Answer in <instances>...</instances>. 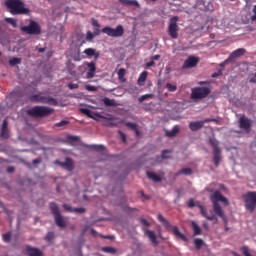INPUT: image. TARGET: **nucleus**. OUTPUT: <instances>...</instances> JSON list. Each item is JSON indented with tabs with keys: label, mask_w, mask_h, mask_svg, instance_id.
<instances>
[{
	"label": "nucleus",
	"mask_w": 256,
	"mask_h": 256,
	"mask_svg": "<svg viewBox=\"0 0 256 256\" xmlns=\"http://www.w3.org/2000/svg\"><path fill=\"white\" fill-rule=\"evenodd\" d=\"M178 20H179L178 16H173L169 20L168 35L172 39H177L178 38V31H179V27H178V24H177Z\"/></svg>",
	"instance_id": "nucleus-11"
},
{
	"label": "nucleus",
	"mask_w": 256,
	"mask_h": 256,
	"mask_svg": "<svg viewBox=\"0 0 256 256\" xmlns=\"http://www.w3.org/2000/svg\"><path fill=\"white\" fill-rule=\"evenodd\" d=\"M121 139H122V141H124V142H126V141H127V137H125V135H124V134H121Z\"/></svg>",
	"instance_id": "nucleus-64"
},
{
	"label": "nucleus",
	"mask_w": 256,
	"mask_h": 256,
	"mask_svg": "<svg viewBox=\"0 0 256 256\" xmlns=\"http://www.w3.org/2000/svg\"><path fill=\"white\" fill-rule=\"evenodd\" d=\"M80 113L84 114L86 117H89L90 119H95V117H100L101 119H105L106 122H104L105 126H115L113 122H110V119H107L100 114H94L91 110L88 108H80Z\"/></svg>",
	"instance_id": "nucleus-12"
},
{
	"label": "nucleus",
	"mask_w": 256,
	"mask_h": 256,
	"mask_svg": "<svg viewBox=\"0 0 256 256\" xmlns=\"http://www.w3.org/2000/svg\"><path fill=\"white\" fill-rule=\"evenodd\" d=\"M252 11H253V14H254V15H253V16H251V20H252V21H256V5H254V7H253V10H252Z\"/></svg>",
	"instance_id": "nucleus-54"
},
{
	"label": "nucleus",
	"mask_w": 256,
	"mask_h": 256,
	"mask_svg": "<svg viewBox=\"0 0 256 256\" xmlns=\"http://www.w3.org/2000/svg\"><path fill=\"white\" fill-rule=\"evenodd\" d=\"M32 163H33V165H37V164L41 163V159L37 158V159L33 160Z\"/></svg>",
	"instance_id": "nucleus-60"
},
{
	"label": "nucleus",
	"mask_w": 256,
	"mask_h": 256,
	"mask_svg": "<svg viewBox=\"0 0 256 256\" xmlns=\"http://www.w3.org/2000/svg\"><path fill=\"white\" fill-rule=\"evenodd\" d=\"M159 58H161V55H154L151 57V61H157Z\"/></svg>",
	"instance_id": "nucleus-58"
},
{
	"label": "nucleus",
	"mask_w": 256,
	"mask_h": 256,
	"mask_svg": "<svg viewBox=\"0 0 256 256\" xmlns=\"http://www.w3.org/2000/svg\"><path fill=\"white\" fill-rule=\"evenodd\" d=\"M64 168H66L67 171L74 170V162L71 158H69V157L66 158Z\"/></svg>",
	"instance_id": "nucleus-30"
},
{
	"label": "nucleus",
	"mask_w": 256,
	"mask_h": 256,
	"mask_svg": "<svg viewBox=\"0 0 256 256\" xmlns=\"http://www.w3.org/2000/svg\"><path fill=\"white\" fill-rule=\"evenodd\" d=\"M28 100H30L33 103H42V104H47V105H52V106L58 105V101H56L55 98L45 97V96H43L42 93L30 95V96H28Z\"/></svg>",
	"instance_id": "nucleus-5"
},
{
	"label": "nucleus",
	"mask_w": 256,
	"mask_h": 256,
	"mask_svg": "<svg viewBox=\"0 0 256 256\" xmlns=\"http://www.w3.org/2000/svg\"><path fill=\"white\" fill-rule=\"evenodd\" d=\"M87 67V78L91 79L95 76V72H97V66L96 64L92 61L90 63H85Z\"/></svg>",
	"instance_id": "nucleus-15"
},
{
	"label": "nucleus",
	"mask_w": 256,
	"mask_h": 256,
	"mask_svg": "<svg viewBox=\"0 0 256 256\" xmlns=\"http://www.w3.org/2000/svg\"><path fill=\"white\" fill-rule=\"evenodd\" d=\"M4 22L11 24L13 28L17 27V20H15L14 18H4Z\"/></svg>",
	"instance_id": "nucleus-35"
},
{
	"label": "nucleus",
	"mask_w": 256,
	"mask_h": 256,
	"mask_svg": "<svg viewBox=\"0 0 256 256\" xmlns=\"http://www.w3.org/2000/svg\"><path fill=\"white\" fill-rule=\"evenodd\" d=\"M79 88V85L78 84H75V83H69L68 84V89H78Z\"/></svg>",
	"instance_id": "nucleus-53"
},
{
	"label": "nucleus",
	"mask_w": 256,
	"mask_h": 256,
	"mask_svg": "<svg viewBox=\"0 0 256 256\" xmlns=\"http://www.w3.org/2000/svg\"><path fill=\"white\" fill-rule=\"evenodd\" d=\"M187 205H188L189 208L196 207L195 200H193L192 198H190V199L188 200Z\"/></svg>",
	"instance_id": "nucleus-50"
},
{
	"label": "nucleus",
	"mask_w": 256,
	"mask_h": 256,
	"mask_svg": "<svg viewBox=\"0 0 256 256\" xmlns=\"http://www.w3.org/2000/svg\"><path fill=\"white\" fill-rule=\"evenodd\" d=\"M197 207H198L199 210H200V214H201L205 219H207L208 221H214V220L217 219L215 214H212V215L208 216L205 207L202 206L201 204H198Z\"/></svg>",
	"instance_id": "nucleus-17"
},
{
	"label": "nucleus",
	"mask_w": 256,
	"mask_h": 256,
	"mask_svg": "<svg viewBox=\"0 0 256 256\" xmlns=\"http://www.w3.org/2000/svg\"><path fill=\"white\" fill-rule=\"evenodd\" d=\"M8 122L7 119L3 120L2 129H1V138L7 139L9 138V129H7Z\"/></svg>",
	"instance_id": "nucleus-22"
},
{
	"label": "nucleus",
	"mask_w": 256,
	"mask_h": 256,
	"mask_svg": "<svg viewBox=\"0 0 256 256\" xmlns=\"http://www.w3.org/2000/svg\"><path fill=\"white\" fill-rule=\"evenodd\" d=\"M148 72L143 71L141 72L139 78H138V85L143 86L144 82L147 80Z\"/></svg>",
	"instance_id": "nucleus-31"
},
{
	"label": "nucleus",
	"mask_w": 256,
	"mask_h": 256,
	"mask_svg": "<svg viewBox=\"0 0 256 256\" xmlns=\"http://www.w3.org/2000/svg\"><path fill=\"white\" fill-rule=\"evenodd\" d=\"M126 126L127 127H129V129H131V130H137L138 128H137V124L136 123H133V122H128V123H126Z\"/></svg>",
	"instance_id": "nucleus-45"
},
{
	"label": "nucleus",
	"mask_w": 256,
	"mask_h": 256,
	"mask_svg": "<svg viewBox=\"0 0 256 256\" xmlns=\"http://www.w3.org/2000/svg\"><path fill=\"white\" fill-rule=\"evenodd\" d=\"M192 227L194 230V236L201 234V227H199L195 221L192 222Z\"/></svg>",
	"instance_id": "nucleus-33"
},
{
	"label": "nucleus",
	"mask_w": 256,
	"mask_h": 256,
	"mask_svg": "<svg viewBox=\"0 0 256 256\" xmlns=\"http://www.w3.org/2000/svg\"><path fill=\"white\" fill-rule=\"evenodd\" d=\"M246 53V50L244 48H238L236 51L230 53L228 57V61H233L236 58H240L244 56Z\"/></svg>",
	"instance_id": "nucleus-16"
},
{
	"label": "nucleus",
	"mask_w": 256,
	"mask_h": 256,
	"mask_svg": "<svg viewBox=\"0 0 256 256\" xmlns=\"http://www.w3.org/2000/svg\"><path fill=\"white\" fill-rule=\"evenodd\" d=\"M119 3L124 6H134L139 7V3L137 0H119Z\"/></svg>",
	"instance_id": "nucleus-27"
},
{
	"label": "nucleus",
	"mask_w": 256,
	"mask_h": 256,
	"mask_svg": "<svg viewBox=\"0 0 256 256\" xmlns=\"http://www.w3.org/2000/svg\"><path fill=\"white\" fill-rule=\"evenodd\" d=\"M87 148L99 152L100 154L105 153V146L104 145H87Z\"/></svg>",
	"instance_id": "nucleus-26"
},
{
	"label": "nucleus",
	"mask_w": 256,
	"mask_h": 256,
	"mask_svg": "<svg viewBox=\"0 0 256 256\" xmlns=\"http://www.w3.org/2000/svg\"><path fill=\"white\" fill-rule=\"evenodd\" d=\"M20 63H21V59L20 58H13V59L10 60V66H12V67H14V66H16V65H18Z\"/></svg>",
	"instance_id": "nucleus-41"
},
{
	"label": "nucleus",
	"mask_w": 256,
	"mask_h": 256,
	"mask_svg": "<svg viewBox=\"0 0 256 256\" xmlns=\"http://www.w3.org/2000/svg\"><path fill=\"white\" fill-rule=\"evenodd\" d=\"M209 144L213 148V163L218 167L221 162V149L218 147V141L216 138L210 137Z\"/></svg>",
	"instance_id": "nucleus-8"
},
{
	"label": "nucleus",
	"mask_w": 256,
	"mask_h": 256,
	"mask_svg": "<svg viewBox=\"0 0 256 256\" xmlns=\"http://www.w3.org/2000/svg\"><path fill=\"white\" fill-rule=\"evenodd\" d=\"M53 112L54 110L49 107L35 106L32 109L27 110V115L31 117H47Z\"/></svg>",
	"instance_id": "nucleus-6"
},
{
	"label": "nucleus",
	"mask_w": 256,
	"mask_h": 256,
	"mask_svg": "<svg viewBox=\"0 0 256 256\" xmlns=\"http://www.w3.org/2000/svg\"><path fill=\"white\" fill-rule=\"evenodd\" d=\"M64 209L68 212L77 213V214H84L86 209L85 208H72L68 204L63 205Z\"/></svg>",
	"instance_id": "nucleus-20"
},
{
	"label": "nucleus",
	"mask_w": 256,
	"mask_h": 256,
	"mask_svg": "<svg viewBox=\"0 0 256 256\" xmlns=\"http://www.w3.org/2000/svg\"><path fill=\"white\" fill-rule=\"evenodd\" d=\"M199 63V58L197 56L190 55L187 59H185L182 70L193 69Z\"/></svg>",
	"instance_id": "nucleus-13"
},
{
	"label": "nucleus",
	"mask_w": 256,
	"mask_h": 256,
	"mask_svg": "<svg viewBox=\"0 0 256 256\" xmlns=\"http://www.w3.org/2000/svg\"><path fill=\"white\" fill-rule=\"evenodd\" d=\"M209 199L210 202H212L214 214H216L220 219H223V221H226L225 212L223 211L220 203H223L225 206L230 205L227 198L223 196L220 191L216 190L212 195H210Z\"/></svg>",
	"instance_id": "nucleus-1"
},
{
	"label": "nucleus",
	"mask_w": 256,
	"mask_h": 256,
	"mask_svg": "<svg viewBox=\"0 0 256 256\" xmlns=\"http://www.w3.org/2000/svg\"><path fill=\"white\" fill-rule=\"evenodd\" d=\"M194 246L195 249L199 250L203 246V240L202 239H194Z\"/></svg>",
	"instance_id": "nucleus-38"
},
{
	"label": "nucleus",
	"mask_w": 256,
	"mask_h": 256,
	"mask_svg": "<svg viewBox=\"0 0 256 256\" xmlns=\"http://www.w3.org/2000/svg\"><path fill=\"white\" fill-rule=\"evenodd\" d=\"M173 234L176 238L182 239L183 242H188L186 235H183L178 227H173Z\"/></svg>",
	"instance_id": "nucleus-25"
},
{
	"label": "nucleus",
	"mask_w": 256,
	"mask_h": 256,
	"mask_svg": "<svg viewBox=\"0 0 256 256\" xmlns=\"http://www.w3.org/2000/svg\"><path fill=\"white\" fill-rule=\"evenodd\" d=\"M86 90L89 91V92H97L98 88H97V86L87 85Z\"/></svg>",
	"instance_id": "nucleus-47"
},
{
	"label": "nucleus",
	"mask_w": 256,
	"mask_h": 256,
	"mask_svg": "<svg viewBox=\"0 0 256 256\" xmlns=\"http://www.w3.org/2000/svg\"><path fill=\"white\" fill-rule=\"evenodd\" d=\"M54 239V232H48L47 235L45 236L46 242H51Z\"/></svg>",
	"instance_id": "nucleus-43"
},
{
	"label": "nucleus",
	"mask_w": 256,
	"mask_h": 256,
	"mask_svg": "<svg viewBox=\"0 0 256 256\" xmlns=\"http://www.w3.org/2000/svg\"><path fill=\"white\" fill-rule=\"evenodd\" d=\"M241 251H242V253H243L244 256H252V255L250 254L249 248H248L247 246H243V247L241 248Z\"/></svg>",
	"instance_id": "nucleus-44"
},
{
	"label": "nucleus",
	"mask_w": 256,
	"mask_h": 256,
	"mask_svg": "<svg viewBox=\"0 0 256 256\" xmlns=\"http://www.w3.org/2000/svg\"><path fill=\"white\" fill-rule=\"evenodd\" d=\"M232 62V60H228V58L226 60H224L222 63H220V67H225L228 63Z\"/></svg>",
	"instance_id": "nucleus-55"
},
{
	"label": "nucleus",
	"mask_w": 256,
	"mask_h": 256,
	"mask_svg": "<svg viewBox=\"0 0 256 256\" xmlns=\"http://www.w3.org/2000/svg\"><path fill=\"white\" fill-rule=\"evenodd\" d=\"M55 164H57L60 167H65V162H61L60 160L55 161Z\"/></svg>",
	"instance_id": "nucleus-57"
},
{
	"label": "nucleus",
	"mask_w": 256,
	"mask_h": 256,
	"mask_svg": "<svg viewBox=\"0 0 256 256\" xmlns=\"http://www.w3.org/2000/svg\"><path fill=\"white\" fill-rule=\"evenodd\" d=\"M179 133V127L178 126H174L173 130H166L165 131V136L169 137V138H173L174 136H176Z\"/></svg>",
	"instance_id": "nucleus-28"
},
{
	"label": "nucleus",
	"mask_w": 256,
	"mask_h": 256,
	"mask_svg": "<svg viewBox=\"0 0 256 256\" xmlns=\"http://www.w3.org/2000/svg\"><path fill=\"white\" fill-rule=\"evenodd\" d=\"M249 82L256 83V74H252V76L249 77Z\"/></svg>",
	"instance_id": "nucleus-56"
},
{
	"label": "nucleus",
	"mask_w": 256,
	"mask_h": 256,
	"mask_svg": "<svg viewBox=\"0 0 256 256\" xmlns=\"http://www.w3.org/2000/svg\"><path fill=\"white\" fill-rule=\"evenodd\" d=\"M84 54H86L87 57H94L95 60H98L99 53L94 48H86L84 51Z\"/></svg>",
	"instance_id": "nucleus-23"
},
{
	"label": "nucleus",
	"mask_w": 256,
	"mask_h": 256,
	"mask_svg": "<svg viewBox=\"0 0 256 256\" xmlns=\"http://www.w3.org/2000/svg\"><path fill=\"white\" fill-rule=\"evenodd\" d=\"M124 75H125V69L124 68H120L119 71H118L119 80H122Z\"/></svg>",
	"instance_id": "nucleus-48"
},
{
	"label": "nucleus",
	"mask_w": 256,
	"mask_h": 256,
	"mask_svg": "<svg viewBox=\"0 0 256 256\" xmlns=\"http://www.w3.org/2000/svg\"><path fill=\"white\" fill-rule=\"evenodd\" d=\"M165 89H167L169 92L174 93L177 91V86L173 85L171 83H166L165 84Z\"/></svg>",
	"instance_id": "nucleus-34"
},
{
	"label": "nucleus",
	"mask_w": 256,
	"mask_h": 256,
	"mask_svg": "<svg viewBox=\"0 0 256 256\" xmlns=\"http://www.w3.org/2000/svg\"><path fill=\"white\" fill-rule=\"evenodd\" d=\"M179 175H192V169L191 168H183L180 171L175 173V177Z\"/></svg>",
	"instance_id": "nucleus-32"
},
{
	"label": "nucleus",
	"mask_w": 256,
	"mask_h": 256,
	"mask_svg": "<svg viewBox=\"0 0 256 256\" xmlns=\"http://www.w3.org/2000/svg\"><path fill=\"white\" fill-rule=\"evenodd\" d=\"M210 94L211 89H209V87L197 86L192 88V92L190 93V99H192L193 101H201L203 99H206Z\"/></svg>",
	"instance_id": "nucleus-4"
},
{
	"label": "nucleus",
	"mask_w": 256,
	"mask_h": 256,
	"mask_svg": "<svg viewBox=\"0 0 256 256\" xmlns=\"http://www.w3.org/2000/svg\"><path fill=\"white\" fill-rule=\"evenodd\" d=\"M93 39H94L93 33L90 32V31H87V33H86V40L90 42Z\"/></svg>",
	"instance_id": "nucleus-49"
},
{
	"label": "nucleus",
	"mask_w": 256,
	"mask_h": 256,
	"mask_svg": "<svg viewBox=\"0 0 256 256\" xmlns=\"http://www.w3.org/2000/svg\"><path fill=\"white\" fill-rule=\"evenodd\" d=\"M104 104L107 107H113L114 106V101L109 99V98H104Z\"/></svg>",
	"instance_id": "nucleus-42"
},
{
	"label": "nucleus",
	"mask_w": 256,
	"mask_h": 256,
	"mask_svg": "<svg viewBox=\"0 0 256 256\" xmlns=\"http://www.w3.org/2000/svg\"><path fill=\"white\" fill-rule=\"evenodd\" d=\"M70 140H73V141H78V140H79V137H76V136H72V137H70Z\"/></svg>",
	"instance_id": "nucleus-63"
},
{
	"label": "nucleus",
	"mask_w": 256,
	"mask_h": 256,
	"mask_svg": "<svg viewBox=\"0 0 256 256\" xmlns=\"http://www.w3.org/2000/svg\"><path fill=\"white\" fill-rule=\"evenodd\" d=\"M50 209H51V213H52L53 217L55 218L56 225L60 228H65L66 221L63 218V216H61L58 205L55 203H51Z\"/></svg>",
	"instance_id": "nucleus-9"
},
{
	"label": "nucleus",
	"mask_w": 256,
	"mask_h": 256,
	"mask_svg": "<svg viewBox=\"0 0 256 256\" xmlns=\"http://www.w3.org/2000/svg\"><path fill=\"white\" fill-rule=\"evenodd\" d=\"M213 121H215V119H209V118H207V119H205V120H203V121H200V122L210 123V122H213Z\"/></svg>",
	"instance_id": "nucleus-61"
},
{
	"label": "nucleus",
	"mask_w": 256,
	"mask_h": 256,
	"mask_svg": "<svg viewBox=\"0 0 256 256\" xmlns=\"http://www.w3.org/2000/svg\"><path fill=\"white\" fill-rule=\"evenodd\" d=\"M101 32L109 37L119 38L124 35V28L122 25H118L116 28L105 27L102 28Z\"/></svg>",
	"instance_id": "nucleus-10"
},
{
	"label": "nucleus",
	"mask_w": 256,
	"mask_h": 256,
	"mask_svg": "<svg viewBox=\"0 0 256 256\" xmlns=\"http://www.w3.org/2000/svg\"><path fill=\"white\" fill-rule=\"evenodd\" d=\"M15 171V168L14 167H8L7 168V172L8 173H13Z\"/></svg>",
	"instance_id": "nucleus-62"
},
{
	"label": "nucleus",
	"mask_w": 256,
	"mask_h": 256,
	"mask_svg": "<svg viewBox=\"0 0 256 256\" xmlns=\"http://www.w3.org/2000/svg\"><path fill=\"white\" fill-rule=\"evenodd\" d=\"M144 234H145L146 236H148L150 242H151L153 245H158L157 235H155L154 231H151V230H144Z\"/></svg>",
	"instance_id": "nucleus-19"
},
{
	"label": "nucleus",
	"mask_w": 256,
	"mask_h": 256,
	"mask_svg": "<svg viewBox=\"0 0 256 256\" xmlns=\"http://www.w3.org/2000/svg\"><path fill=\"white\" fill-rule=\"evenodd\" d=\"M4 6L7 7L11 15H29L30 9L25 8V4L21 0H6Z\"/></svg>",
	"instance_id": "nucleus-2"
},
{
	"label": "nucleus",
	"mask_w": 256,
	"mask_h": 256,
	"mask_svg": "<svg viewBox=\"0 0 256 256\" xmlns=\"http://www.w3.org/2000/svg\"><path fill=\"white\" fill-rule=\"evenodd\" d=\"M92 26L96 27V31H97V35H99V27H100V24L98 23V20H92Z\"/></svg>",
	"instance_id": "nucleus-46"
},
{
	"label": "nucleus",
	"mask_w": 256,
	"mask_h": 256,
	"mask_svg": "<svg viewBox=\"0 0 256 256\" xmlns=\"http://www.w3.org/2000/svg\"><path fill=\"white\" fill-rule=\"evenodd\" d=\"M3 242L9 243L11 242V232L2 235Z\"/></svg>",
	"instance_id": "nucleus-40"
},
{
	"label": "nucleus",
	"mask_w": 256,
	"mask_h": 256,
	"mask_svg": "<svg viewBox=\"0 0 256 256\" xmlns=\"http://www.w3.org/2000/svg\"><path fill=\"white\" fill-rule=\"evenodd\" d=\"M158 220H159V222H162L165 229L169 230L172 228L171 223H169V221L166 220V218H164L161 214L158 215Z\"/></svg>",
	"instance_id": "nucleus-29"
},
{
	"label": "nucleus",
	"mask_w": 256,
	"mask_h": 256,
	"mask_svg": "<svg viewBox=\"0 0 256 256\" xmlns=\"http://www.w3.org/2000/svg\"><path fill=\"white\" fill-rule=\"evenodd\" d=\"M20 31L26 35L39 36L41 35V26L35 20H28V25L21 26Z\"/></svg>",
	"instance_id": "nucleus-3"
},
{
	"label": "nucleus",
	"mask_w": 256,
	"mask_h": 256,
	"mask_svg": "<svg viewBox=\"0 0 256 256\" xmlns=\"http://www.w3.org/2000/svg\"><path fill=\"white\" fill-rule=\"evenodd\" d=\"M146 176H148L149 179L153 180L154 183L162 182V177L155 174L154 172H146Z\"/></svg>",
	"instance_id": "nucleus-24"
},
{
	"label": "nucleus",
	"mask_w": 256,
	"mask_h": 256,
	"mask_svg": "<svg viewBox=\"0 0 256 256\" xmlns=\"http://www.w3.org/2000/svg\"><path fill=\"white\" fill-rule=\"evenodd\" d=\"M102 252L115 254L117 253V250H115L113 247L106 246V247H102Z\"/></svg>",
	"instance_id": "nucleus-36"
},
{
	"label": "nucleus",
	"mask_w": 256,
	"mask_h": 256,
	"mask_svg": "<svg viewBox=\"0 0 256 256\" xmlns=\"http://www.w3.org/2000/svg\"><path fill=\"white\" fill-rule=\"evenodd\" d=\"M169 153H171L170 150L164 149V150L162 151V158H163V159H168L169 156H167V154H169Z\"/></svg>",
	"instance_id": "nucleus-51"
},
{
	"label": "nucleus",
	"mask_w": 256,
	"mask_h": 256,
	"mask_svg": "<svg viewBox=\"0 0 256 256\" xmlns=\"http://www.w3.org/2000/svg\"><path fill=\"white\" fill-rule=\"evenodd\" d=\"M239 128L246 131V133H250L251 120L249 118H246L245 116L239 118Z\"/></svg>",
	"instance_id": "nucleus-14"
},
{
	"label": "nucleus",
	"mask_w": 256,
	"mask_h": 256,
	"mask_svg": "<svg viewBox=\"0 0 256 256\" xmlns=\"http://www.w3.org/2000/svg\"><path fill=\"white\" fill-rule=\"evenodd\" d=\"M153 97H154L153 94H144V95H142V96L138 99V101H139V103H143L144 101H146V100H148V99H152Z\"/></svg>",
	"instance_id": "nucleus-37"
},
{
	"label": "nucleus",
	"mask_w": 256,
	"mask_h": 256,
	"mask_svg": "<svg viewBox=\"0 0 256 256\" xmlns=\"http://www.w3.org/2000/svg\"><path fill=\"white\" fill-rule=\"evenodd\" d=\"M140 223L143 224V226H146V227L151 226V223L148 222V220H145L144 218H140Z\"/></svg>",
	"instance_id": "nucleus-52"
},
{
	"label": "nucleus",
	"mask_w": 256,
	"mask_h": 256,
	"mask_svg": "<svg viewBox=\"0 0 256 256\" xmlns=\"http://www.w3.org/2000/svg\"><path fill=\"white\" fill-rule=\"evenodd\" d=\"M247 211L253 213L256 209V192H247L242 196Z\"/></svg>",
	"instance_id": "nucleus-7"
},
{
	"label": "nucleus",
	"mask_w": 256,
	"mask_h": 256,
	"mask_svg": "<svg viewBox=\"0 0 256 256\" xmlns=\"http://www.w3.org/2000/svg\"><path fill=\"white\" fill-rule=\"evenodd\" d=\"M66 125H69V121L62 120L61 122L55 123L54 127L55 128H62V127H65Z\"/></svg>",
	"instance_id": "nucleus-39"
},
{
	"label": "nucleus",
	"mask_w": 256,
	"mask_h": 256,
	"mask_svg": "<svg viewBox=\"0 0 256 256\" xmlns=\"http://www.w3.org/2000/svg\"><path fill=\"white\" fill-rule=\"evenodd\" d=\"M27 256H43V252L37 248L26 246Z\"/></svg>",
	"instance_id": "nucleus-18"
},
{
	"label": "nucleus",
	"mask_w": 256,
	"mask_h": 256,
	"mask_svg": "<svg viewBox=\"0 0 256 256\" xmlns=\"http://www.w3.org/2000/svg\"><path fill=\"white\" fill-rule=\"evenodd\" d=\"M204 125H205V122H200V121L190 122L189 129L192 130L193 132H196L199 129H202Z\"/></svg>",
	"instance_id": "nucleus-21"
},
{
	"label": "nucleus",
	"mask_w": 256,
	"mask_h": 256,
	"mask_svg": "<svg viewBox=\"0 0 256 256\" xmlns=\"http://www.w3.org/2000/svg\"><path fill=\"white\" fill-rule=\"evenodd\" d=\"M154 64H155L154 61L151 60L150 62L146 63V68H150V67L154 66Z\"/></svg>",
	"instance_id": "nucleus-59"
}]
</instances>
